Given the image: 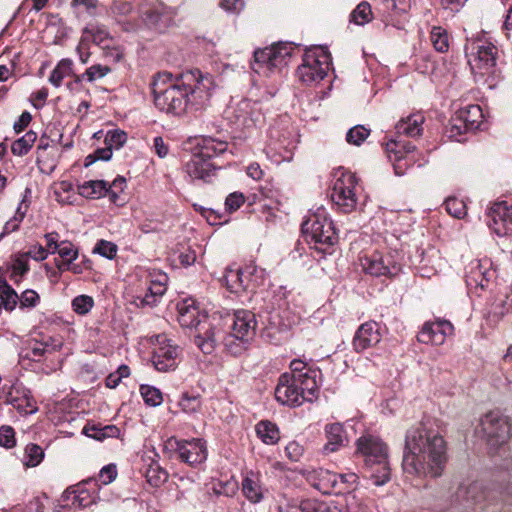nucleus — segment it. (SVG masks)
<instances>
[{"label":"nucleus","mask_w":512,"mask_h":512,"mask_svg":"<svg viewBox=\"0 0 512 512\" xmlns=\"http://www.w3.org/2000/svg\"><path fill=\"white\" fill-rule=\"evenodd\" d=\"M6 402L21 413L31 414L37 411L30 390L19 380H15L7 389Z\"/></svg>","instance_id":"obj_20"},{"label":"nucleus","mask_w":512,"mask_h":512,"mask_svg":"<svg viewBox=\"0 0 512 512\" xmlns=\"http://www.w3.org/2000/svg\"><path fill=\"white\" fill-rule=\"evenodd\" d=\"M45 453L41 446L29 443L25 447L23 464L27 467H36L44 459Z\"/></svg>","instance_id":"obj_42"},{"label":"nucleus","mask_w":512,"mask_h":512,"mask_svg":"<svg viewBox=\"0 0 512 512\" xmlns=\"http://www.w3.org/2000/svg\"><path fill=\"white\" fill-rule=\"evenodd\" d=\"M290 372L283 373L275 388V398L282 405L297 407L317 398L320 370L300 359L290 363Z\"/></svg>","instance_id":"obj_3"},{"label":"nucleus","mask_w":512,"mask_h":512,"mask_svg":"<svg viewBox=\"0 0 512 512\" xmlns=\"http://www.w3.org/2000/svg\"><path fill=\"white\" fill-rule=\"evenodd\" d=\"M424 117L421 114H412L401 119L395 126L398 137H416L422 133Z\"/></svg>","instance_id":"obj_30"},{"label":"nucleus","mask_w":512,"mask_h":512,"mask_svg":"<svg viewBox=\"0 0 512 512\" xmlns=\"http://www.w3.org/2000/svg\"><path fill=\"white\" fill-rule=\"evenodd\" d=\"M73 75V62L70 59H62L52 70L49 76V82L54 87H60L62 81Z\"/></svg>","instance_id":"obj_39"},{"label":"nucleus","mask_w":512,"mask_h":512,"mask_svg":"<svg viewBox=\"0 0 512 512\" xmlns=\"http://www.w3.org/2000/svg\"><path fill=\"white\" fill-rule=\"evenodd\" d=\"M67 498L71 501V506L76 509L87 508L94 504L98 499L95 491H90L85 486L79 485L76 489L68 491Z\"/></svg>","instance_id":"obj_31"},{"label":"nucleus","mask_w":512,"mask_h":512,"mask_svg":"<svg viewBox=\"0 0 512 512\" xmlns=\"http://www.w3.org/2000/svg\"><path fill=\"white\" fill-rule=\"evenodd\" d=\"M447 462L443 437L424 421L409 427L405 434L402 467L411 475L433 478L442 475Z\"/></svg>","instance_id":"obj_2"},{"label":"nucleus","mask_w":512,"mask_h":512,"mask_svg":"<svg viewBox=\"0 0 512 512\" xmlns=\"http://www.w3.org/2000/svg\"><path fill=\"white\" fill-rule=\"evenodd\" d=\"M458 494L471 503H477L485 499L483 487L478 482L471 483L467 487H460Z\"/></svg>","instance_id":"obj_50"},{"label":"nucleus","mask_w":512,"mask_h":512,"mask_svg":"<svg viewBox=\"0 0 512 512\" xmlns=\"http://www.w3.org/2000/svg\"><path fill=\"white\" fill-rule=\"evenodd\" d=\"M344 500L345 510L341 512H372L355 494L348 493Z\"/></svg>","instance_id":"obj_58"},{"label":"nucleus","mask_w":512,"mask_h":512,"mask_svg":"<svg viewBox=\"0 0 512 512\" xmlns=\"http://www.w3.org/2000/svg\"><path fill=\"white\" fill-rule=\"evenodd\" d=\"M117 250L118 247L115 243L102 239L96 243L93 252L107 259H113L117 254Z\"/></svg>","instance_id":"obj_57"},{"label":"nucleus","mask_w":512,"mask_h":512,"mask_svg":"<svg viewBox=\"0 0 512 512\" xmlns=\"http://www.w3.org/2000/svg\"><path fill=\"white\" fill-rule=\"evenodd\" d=\"M37 139V134L33 131H28L18 140L14 141L11 146V151L14 155L23 156L29 152Z\"/></svg>","instance_id":"obj_43"},{"label":"nucleus","mask_w":512,"mask_h":512,"mask_svg":"<svg viewBox=\"0 0 512 512\" xmlns=\"http://www.w3.org/2000/svg\"><path fill=\"white\" fill-rule=\"evenodd\" d=\"M511 425L506 416L498 412H489L481 419L476 431L482 435L491 446L504 444L510 436Z\"/></svg>","instance_id":"obj_11"},{"label":"nucleus","mask_w":512,"mask_h":512,"mask_svg":"<svg viewBox=\"0 0 512 512\" xmlns=\"http://www.w3.org/2000/svg\"><path fill=\"white\" fill-rule=\"evenodd\" d=\"M390 161L393 163L395 174L400 176L406 172L408 167L415 163L416 156L410 155L408 157H398V159L393 157Z\"/></svg>","instance_id":"obj_63"},{"label":"nucleus","mask_w":512,"mask_h":512,"mask_svg":"<svg viewBox=\"0 0 512 512\" xmlns=\"http://www.w3.org/2000/svg\"><path fill=\"white\" fill-rule=\"evenodd\" d=\"M83 434L98 441L106 438H115L120 434V430L115 425H101L95 423H87L83 428Z\"/></svg>","instance_id":"obj_34"},{"label":"nucleus","mask_w":512,"mask_h":512,"mask_svg":"<svg viewBox=\"0 0 512 512\" xmlns=\"http://www.w3.org/2000/svg\"><path fill=\"white\" fill-rule=\"evenodd\" d=\"M16 445L15 431L11 426L3 425L0 427V446L11 449Z\"/></svg>","instance_id":"obj_59"},{"label":"nucleus","mask_w":512,"mask_h":512,"mask_svg":"<svg viewBox=\"0 0 512 512\" xmlns=\"http://www.w3.org/2000/svg\"><path fill=\"white\" fill-rule=\"evenodd\" d=\"M495 278L490 259H474L465 267V283L469 293L480 295Z\"/></svg>","instance_id":"obj_12"},{"label":"nucleus","mask_w":512,"mask_h":512,"mask_svg":"<svg viewBox=\"0 0 512 512\" xmlns=\"http://www.w3.org/2000/svg\"><path fill=\"white\" fill-rule=\"evenodd\" d=\"M242 492L252 503H258L263 499V488L258 473L252 470L246 472L242 480Z\"/></svg>","instance_id":"obj_28"},{"label":"nucleus","mask_w":512,"mask_h":512,"mask_svg":"<svg viewBox=\"0 0 512 512\" xmlns=\"http://www.w3.org/2000/svg\"><path fill=\"white\" fill-rule=\"evenodd\" d=\"M257 320L255 314L249 310H237L233 314L231 334L240 339L251 341L256 334Z\"/></svg>","instance_id":"obj_22"},{"label":"nucleus","mask_w":512,"mask_h":512,"mask_svg":"<svg viewBox=\"0 0 512 512\" xmlns=\"http://www.w3.org/2000/svg\"><path fill=\"white\" fill-rule=\"evenodd\" d=\"M512 312V286L498 292L490 306V314L502 318Z\"/></svg>","instance_id":"obj_32"},{"label":"nucleus","mask_w":512,"mask_h":512,"mask_svg":"<svg viewBox=\"0 0 512 512\" xmlns=\"http://www.w3.org/2000/svg\"><path fill=\"white\" fill-rule=\"evenodd\" d=\"M488 226L493 233L503 237L512 232V202H495L489 210Z\"/></svg>","instance_id":"obj_18"},{"label":"nucleus","mask_w":512,"mask_h":512,"mask_svg":"<svg viewBox=\"0 0 512 512\" xmlns=\"http://www.w3.org/2000/svg\"><path fill=\"white\" fill-rule=\"evenodd\" d=\"M373 18L372 9L368 2L363 1L350 14V22L356 25H365Z\"/></svg>","instance_id":"obj_44"},{"label":"nucleus","mask_w":512,"mask_h":512,"mask_svg":"<svg viewBox=\"0 0 512 512\" xmlns=\"http://www.w3.org/2000/svg\"><path fill=\"white\" fill-rule=\"evenodd\" d=\"M326 444L323 446V453L330 454L338 451L347 441L346 431L341 423H331L324 428Z\"/></svg>","instance_id":"obj_27"},{"label":"nucleus","mask_w":512,"mask_h":512,"mask_svg":"<svg viewBox=\"0 0 512 512\" xmlns=\"http://www.w3.org/2000/svg\"><path fill=\"white\" fill-rule=\"evenodd\" d=\"M143 22L150 28L161 29L167 26L171 20L165 7H154L149 8L143 12Z\"/></svg>","instance_id":"obj_35"},{"label":"nucleus","mask_w":512,"mask_h":512,"mask_svg":"<svg viewBox=\"0 0 512 512\" xmlns=\"http://www.w3.org/2000/svg\"><path fill=\"white\" fill-rule=\"evenodd\" d=\"M231 119L240 129H249L265 121L263 105L260 101L243 99L232 108Z\"/></svg>","instance_id":"obj_14"},{"label":"nucleus","mask_w":512,"mask_h":512,"mask_svg":"<svg viewBox=\"0 0 512 512\" xmlns=\"http://www.w3.org/2000/svg\"><path fill=\"white\" fill-rule=\"evenodd\" d=\"M215 169V165L211 161L204 159L195 151L185 164V171L192 181H209L210 177L214 175Z\"/></svg>","instance_id":"obj_25"},{"label":"nucleus","mask_w":512,"mask_h":512,"mask_svg":"<svg viewBox=\"0 0 512 512\" xmlns=\"http://www.w3.org/2000/svg\"><path fill=\"white\" fill-rule=\"evenodd\" d=\"M89 187L92 189V192H111L112 188L120 190L123 192L126 188V179L123 176H118L114 179V181L109 184L104 180L90 181Z\"/></svg>","instance_id":"obj_47"},{"label":"nucleus","mask_w":512,"mask_h":512,"mask_svg":"<svg viewBox=\"0 0 512 512\" xmlns=\"http://www.w3.org/2000/svg\"><path fill=\"white\" fill-rule=\"evenodd\" d=\"M339 476L332 471L319 468L306 472V480L309 484L323 494H336Z\"/></svg>","instance_id":"obj_24"},{"label":"nucleus","mask_w":512,"mask_h":512,"mask_svg":"<svg viewBox=\"0 0 512 512\" xmlns=\"http://www.w3.org/2000/svg\"><path fill=\"white\" fill-rule=\"evenodd\" d=\"M214 86L213 76L198 69L175 76L169 72H160L151 83L155 106L174 116L205 108Z\"/></svg>","instance_id":"obj_1"},{"label":"nucleus","mask_w":512,"mask_h":512,"mask_svg":"<svg viewBox=\"0 0 512 512\" xmlns=\"http://www.w3.org/2000/svg\"><path fill=\"white\" fill-rule=\"evenodd\" d=\"M330 62L331 56L324 48L308 49L303 55L302 64L298 67V78L307 85L318 83L327 76Z\"/></svg>","instance_id":"obj_9"},{"label":"nucleus","mask_w":512,"mask_h":512,"mask_svg":"<svg viewBox=\"0 0 512 512\" xmlns=\"http://www.w3.org/2000/svg\"><path fill=\"white\" fill-rule=\"evenodd\" d=\"M483 124V112L479 105H468L461 108L451 120V136H455L453 130L458 134L467 131L480 129Z\"/></svg>","instance_id":"obj_19"},{"label":"nucleus","mask_w":512,"mask_h":512,"mask_svg":"<svg viewBox=\"0 0 512 512\" xmlns=\"http://www.w3.org/2000/svg\"><path fill=\"white\" fill-rule=\"evenodd\" d=\"M178 322L183 328L194 329V342L204 354H211L218 342L216 331L206 314H202L192 298L177 303Z\"/></svg>","instance_id":"obj_4"},{"label":"nucleus","mask_w":512,"mask_h":512,"mask_svg":"<svg viewBox=\"0 0 512 512\" xmlns=\"http://www.w3.org/2000/svg\"><path fill=\"white\" fill-rule=\"evenodd\" d=\"M83 41H93L96 45L103 47L112 42L109 32L104 26L90 24L82 32Z\"/></svg>","instance_id":"obj_36"},{"label":"nucleus","mask_w":512,"mask_h":512,"mask_svg":"<svg viewBox=\"0 0 512 512\" xmlns=\"http://www.w3.org/2000/svg\"><path fill=\"white\" fill-rule=\"evenodd\" d=\"M147 292L144 296H137L134 300L138 307H152L158 299L166 292L168 276L160 271H145Z\"/></svg>","instance_id":"obj_17"},{"label":"nucleus","mask_w":512,"mask_h":512,"mask_svg":"<svg viewBox=\"0 0 512 512\" xmlns=\"http://www.w3.org/2000/svg\"><path fill=\"white\" fill-rule=\"evenodd\" d=\"M265 280V270L254 263H250L240 269H227L223 277L227 289L235 294L252 293L259 286H262Z\"/></svg>","instance_id":"obj_8"},{"label":"nucleus","mask_w":512,"mask_h":512,"mask_svg":"<svg viewBox=\"0 0 512 512\" xmlns=\"http://www.w3.org/2000/svg\"><path fill=\"white\" fill-rule=\"evenodd\" d=\"M181 349L166 335H157L152 354V364L160 372L174 370L178 363Z\"/></svg>","instance_id":"obj_13"},{"label":"nucleus","mask_w":512,"mask_h":512,"mask_svg":"<svg viewBox=\"0 0 512 512\" xmlns=\"http://www.w3.org/2000/svg\"><path fill=\"white\" fill-rule=\"evenodd\" d=\"M225 349L232 355L242 354L248 347L250 341L240 339L237 335L229 333L223 339Z\"/></svg>","instance_id":"obj_48"},{"label":"nucleus","mask_w":512,"mask_h":512,"mask_svg":"<svg viewBox=\"0 0 512 512\" xmlns=\"http://www.w3.org/2000/svg\"><path fill=\"white\" fill-rule=\"evenodd\" d=\"M56 251L62 259L75 261L78 257V250L68 241H62Z\"/></svg>","instance_id":"obj_64"},{"label":"nucleus","mask_w":512,"mask_h":512,"mask_svg":"<svg viewBox=\"0 0 512 512\" xmlns=\"http://www.w3.org/2000/svg\"><path fill=\"white\" fill-rule=\"evenodd\" d=\"M415 146L411 142H407L403 137L395 136L386 143V153L389 160L392 158L398 159V157H408L415 155Z\"/></svg>","instance_id":"obj_33"},{"label":"nucleus","mask_w":512,"mask_h":512,"mask_svg":"<svg viewBox=\"0 0 512 512\" xmlns=\"http://www.w3.org/2000/svg\"><path fill=\"white\" fill-rule=\"evenodd\" d=\"M19 298L6 280H0V301L7 311H12L16 307Z\"/></svg>","instance_id":"obj_41"},{"label":"nucleus","mask_w":512,"mask_h":512,"mask_svg":"<svg viewBox=\"0 0 512 512\" xmlns=\"http://www.w3.org/2000/svg\"><path fill=\"white\" fill-rule=\"evenodd\" d=\"M444 207L451 216L458 219L467 214V204L464 197L451 195L445 199Z\"/></svg>","instance_id":"obj_40"},{"label":"nucleus","mask_w":512,"mask_h":512,"mask_svg":"<svg viewBox=\"0 0 512 512\" xmlns=\"http://www.w3.org/2000/svg\"><path fill=\"white\" fill-rule=\"evenodd\" d=\"M465 52L474 74L486 76L495 72L498 49L492 42L483 38L468 40Z\"/></svg>","instance_id":"obj_7"},{"label":"nucleus","mask_w":512,"mask_h":512,"mask_svg":"<svg viewBox=\"0 0 512 512\" xmlns=\"http://www.w3.org/2000/svg\"><path fill=\"white\" fill-rule=\"evenodd\" d=\"M44 343L36 340H30L27 342V347L20 353L21 358H26L32 361H40L46 352Z\"/></svg>","instance_id":"obj_51"},{"label":"nucleus","mask_w":512,"mask_h":512,"mask_svg":"<svg viewBox=\"0 0 512 512\" xmlns=\"http://www.w3.org/2000/svg\"><path fill=\"white\" fill-rule=\"evenodd\" d=\"M430 40L435 50L444 53L449 49V35L442 27H433L430 32Z\"/></svg>","instance_id":"obj_49"},{"label":"nucleus","mask_w":512,"mask_h":512,"mask_svg":"<svg viewBox=\"0 0 512 512\" xmlns=\"http://www.w3.org/2000/svg\"><path fill=\"white\" fill-rule=\"evenodd\" d=\"M238 488V482L234 478H231L225 482H219L217 485H215L214 491L217 494L231 497L236 494Z\"/></svg>","instance_id":"obj_61"},{"label":"nucleus","mask_w":512,"mask_h":512,"mask_svg":"<svg viewBox=\"0 0 512 512\" xmlns=\"http://www.w3.org/2000/svg\"><path fill=\"white\" fill-rule=\"evenodd\" d=\"M227 142L211 137H204L199 140L194 151L204 159L211 161L213 157L223 154L227 150Z\"/></svg>","instance_id":"obj_29"},{"label":"nucleus","mask_w":512,"mask_h":512,"mask_svg":"<svg viewBox=\"0 0 512 512\" xmlns=\"http://www.w3.org/2000/svg\"><path fill=\"white\" fill-rule=\"evenodd\" d=\"M453 325L446 320L427 322L418 333L417 339L424 344L442 345L447 336L452 335Z\"/></svg>","instance_id":"obj_21"},{"label":"nucleus","mask_w":512,"mask_h":512,"mask_svg":"<svg viewBox=\"0 0 512 512\" xmlns=\"http://www.w3.org/2000/svg\"><path fill=\"white\" fill-rule=\"evenodd\" d=\"M28 208L29 202L27 200V195L25 194L22 201L19 203L16 209L15 215L5 223L3 231L0 233V240L6 235H9L10 233L15 232L19 229L20 223L26 216Z\"/></svg>","instance_id":"obj_37"},{"label":"nucleus","mask_w":512,"mask_h":512,"mask_svg":"<svg viewBox=\"0 0 512 512\" xmlns=\"http://www.w3.org/2000/svg\"><path fill=\"white\" fill-rule=\"evenodd\" d=\"M302 231L314 243L315 249L322 252L332 247L338 239L333 222L326 217L323 209L302 223Z\"/></svg>","instance_id":"obj_10"},{"label":"nucleus","mask_w":512,"mask_h":512,"mask_svg":"<svg viewBox=\"0 0 512 512\" xmlns=\"http://www.w3.org/2000/svg\"><path fill=\"white\" fill-rule=\"evenodd\" d=\"M165 448L178 453L181 461L189 465L200 464L207 458L206 446L202 439L187 441L171 437L166 441Z\"/></svg>","instance_id":"obj_15"},{"label":"nucleus","mask_w":512,"mask_h":512,"mask_svg":"<svg viewBox=\"0 0 512 512\" xmlns=\"http://www.w3.org/2000/svg\"><path fill=\"white\" fill-rule=\"evenodd\" d=\"M73 311L78 315H86L94 306V299L88 295L76 296L71 303Z\"/></svg>","instance_id":"obj_55"},{"label":"nucleus","mask_w":512,"mask_h":512,"mask_svg":"<svg viewBox=\"0 0 512 512\" xmlns=\"http://www.w3.org/2000/svg\"><path fill=\"white\" fill-rule=\"evenodd\" d=\"M127 141V135L122 130L108 131L105 136V147L103 149H109L112 152L114 149H120Z\"/></svg>","instance_id":"obj_53"},{"label":"nucleus","mask_w":512,"mask_h":512,"mask_svg":"<svg viewBox=\"0 0 512 512\" xmlns=\"http://www.w3.org/2000/svg\"><path fill=\"white\" fill-rule=\"evenodd\" d=\"M369 135V130L364 126L357 125L351 128L346 134V140L349 144L359 146Z\"/></svg>","instance_id":"obj_56"},{"label":"nucleus","mask_w":512,"mask_h":512,"mask_svg":"<svg viewBox=\"0 0 512 512\" xmlns=\"http://www.w3.org/2000/svg\"><path fill=\"white\" fill-rule=\"evenodd\" d=\"M357 453L363 458L365 468L375 486H382L390 480L391 469L387 445L372 434L361 436L357 442Z\"/></svg>","instance_id":"obj_5"},{"label":"nucleus","mask_w":512,"mask_h":512,"mask_svg":"<svg viewBox=\"0 0 512 512\" xmlns=\"http://www.w3.org/2000/svg\"><path fill=\"white\" fill-rule=\"evenodd\" d=\"M331 202L344 213L351 212L357 204L356 194H330Z\"/></svg>","instance_id":"obj_46"},{"label":"nucleus","mask_w":512,"mask_h":512,"mask_svg":"<svg viewBox=\"0 0 512 512\" xmlns=\"http://www.w3.org/2000/svg\"><path fill=\"white\" fill-rule=\"evenodd\" d=\"M255 430L257 436L267 445H274L280 439L278 427L268 420L260 421Z\"/></svg>","instance_id":"obj_38"},{"label":"nucleus","mask_w":512,"mask_h":512,"mask_svg":"<svg viewBox=\"0 0 512 512\" xmlns=\"http://www.w3.org/2000/svg\"><path fill=\"white\" fill-rule=\"evenodd\" d=\"M380 327L377 322L363 323L356 331L353 338V347L356 352H362L374 347L381 341Z\"/></svg>","instance_id":"obj_23"},{"label":"nucleus","mask_w":512,"mask_h":512,"mask_svg":"<svg viewBox=\"0 0 512 512\" xmlns=\"http://www.w3.org/2000/svg\"><path fill=\"white\" fill-rule=\"evenodd\" d=\"M339 479H337L338 485L336 487V494H340L345 492L346 490H349L354 485H356L358 476L355 473H345V474H338Z\"/></svg>","instance_id":"obj_60"},{"label":"nucleus","mask_w":512,"mask_h":512,"mask_svg":"<svg viewBox=\"0 0 512 512\" xmlns=\"http://www.w3.org/2000/svg\"><path fill=\"white\" fill-rule=\"evenodd\" d=\"M111 69L107 65L96 64L92 65L81 75H75V83L80 84L82 80L86 79L89 82H94L98 79L105 77L110 73Z\"/></svg>","instance_id":"obj_45"},{"label":"nucleus","mask_w":512,"mask_h":512,"mask_svg":"<svg viewBox=\"0 0 512 512\" xmlns=\"http://www.w3.org/2000/svg\"><path fill=\"white\" fill-rule=\"evenodd\" d=\"M360 265L365 273L376 277L395 276L401 270L400 264L391 255L385 256L378 251L361 257Z\"/></svg>","instance_id":"obj_16"},{"label":"nucleus","mask_w":512,"mask_h":512,"mask_svg":"<svg viewBox=\"0 0 512 512\" xmlns=\"http://www.w3.org/2000/svg\"><path fill=\"white\" fill-rule=\"evenodd\" d=\"M331 185L333 192H354L356 189H363L360 179L356 174L343 167L333 170Z\"/></svg>","instance_id":"obj_26"},{"label":"nucleus","mask_w":512,"mask_h":512,"mask_svg":"<svg viewBox=\"0 0 512 512\" xmlns=\"http://www.w3.org/2000/svg\"><path fill=\"white\" fill-rule=\"evenodd\" d=\"M300 512H329L327 504L317 500H302L298 506Z\"/></svg>","instance_id":"obj_62"},{"label":"nucleus","mask_w":512,"mask_h":512,"mask_svg":"<svg viewBox=\"0 0 512 512\" xmlns=\"http://www.w3.org/2000/svg\"><path fill=\"white\" fill-rule=\"evenodd\" d=\"M140 393L144 402L149 406L156 407L163 402L162 393L155 387L149 385H141Z\"/></svg>","instance_id":"obj_54"},{"label":"nucleus","mask_w":512,"mask_h":512,"mask_svg":"<svg viewBox=\"0 0 512 512\" xmlns=\"http://www.w3.org/2000/svg\"><path fill=\"white\" fill-rule=\"evenodd\" d=\"M294 48L289 43H279L254 52L252 69L255 73L270 77L287 66Z\"/></svg>","instance_id":"obj_6"},{"label":"nucleus","mask_w":512,"mask_h":512,"mask_svg":"<svg viewBox=\"0 0 512 512\" xmlns=\"http://www.w3.org/2000/svg\"><path fill=\"white\" fill-rule=\"evenodd\" d=\"M147 482L153 487L161 486L168 479V473L157 463H152L146 470Z\"/></svg>","instance_id":"obj_52"}]
</instances>
